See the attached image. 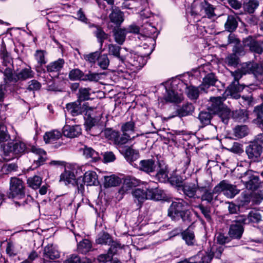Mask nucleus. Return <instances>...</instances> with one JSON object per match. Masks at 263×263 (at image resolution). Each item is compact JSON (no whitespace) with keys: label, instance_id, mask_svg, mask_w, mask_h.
<instances>
[{"label":"nucleus","instance_id":"49","mask_svg":"<svg viewBox=\"0 0 263 263\" xmlns=\"http://www.w3.org/2000/svg\"><path fill=\"white\" fill-rule=\"evenodd\" d=\"M17 167L15 163L3 164L0 160V172L3 174H8L12 171H16Z\"/></svg>","mask_w":263,"mask_h":263},{"label":"nucleus","instance_id":"26","mask_svg":"<svg viewBox=\"0 0 263 263\" xmlns=\"http://www.w3.org/2000/svg\"><path fill=\"white\" fill-rule=\"evenodd\" d=\"M245 46L249 47L250 49L255 53L261 54L263 52V48L261 44L255 41L252 37H248L243 41Z\"/></svg>","mask_w":263,"mask_h":263},{"label":"nucleus","instance_id":"45","mask_svg":"<svg viewBox=\"0 0 263 263\" xmlns=\"http://www.w3.org/2000/svg\"><path fill=\"white\" fill-rule=\"evenodd\" d=\"M156 178L161 182H165L168 180V172L166 166H160V170L156 174Z\"/></svg>","mask_w":263,"mask_h":263},{"label":"nucleus","instance_id":"31","mask_svg":"<svg viewBox=\"0 0 263 263\" xmlns=\"http://www.w3.org/2000/svg\"><path fill=\"white\" fill-rule=\"evenodd\" d=\"M80 151L82 152L83 156L86 158H91L93 161H97L100 158L98 153L87 146L84 145L83 147L80 149Z\"/></svg>","mask_w":263,"mask_h":263},{"label":"nucleus","instance_id":"58","mask_svg":"<svg viewBox=\"0 0 263 263\" xmlns=\"http://www.w3.org/2000/svg\"><path fill=\"white\" fill-rule=\"evenodd\" d=\"M89 90V89L85 88L80 89L78 100L77 101L81 103L82 101L89 100L90 98Z\"/></svg>","mask_w":263,"mask_h":263},{"label":"nucleus","instance_id":"22","mask_svg":"<svg viewBox=\"0 0 263 263\" xmlns=\"http://www.w3.org/2000/svg\"><path fill=\"white\" fill-rule=\"evenodd\" d=\"M65 61L63 59H59L57 61L50 62L46 66L47 71L53 76H57L63 67Z\"/></svg>","mask_w":263,"mask_h":263},{"label":"nucleus","instance_id":"3","mask_svg":"<svg viewBox=\"0 0 263 263\" xmlns=\"http://www.w3.org/2000/svg\"><path fill=\"white\" fill-rule=\"evenodd\" d=\"M144 31L145 34L144 35H141L139 39L144 40L146 41L143 44V49H146V51L143 53V55L146 59H147L148 57L152 53L154 49V45L156 43L155 37L157 35V33L155 35L156 32V29L154 27L151 25L150 24H146L144 27Z\"/></svg>","mask_w":263,"mask_h":263},{"label":"nucleus","instance_id":"60","mask_svg":"<svg viewBox=\"0 0 263 263\" xmlns=\"http://www.w3.org/2000/svg\"><path fill=\"white\" fill-rule=\"evenodd\" d=\"M100 52L96 51L94 52L90 53L87 54H84L83 55L84 59L86 61H88L91 63H95L97 60H98Z\"/></svg>","mask_w":263,"mask_h":263},{"label":"nucleus","instance_id":"11","mask_svg":"<svg viewBox=\"0 0 263 263\" xmlns=\"http://www.w3.org/2000/svg\"><path fill=\"white\" fill-rule=\"evenodd\" d=\"M24 196V186L23 181L16 178L12 177L10 182V198H22Z\"/></svg>","mask_w":263,"mask_h":263},{"label":"nucleus","instance_id":"51","mask_svg":"<svg viewBox=\"0 0 263 263\" xmlns=\"http://www.w3.org/2000/svg\"><path fill=\"white\" fill-rule=\"evenodd\" d=\"M232 117L239 122H245L248 118V114L246 110L240 109L233 112Z\"/></svg>","mask_w":263,"mask_h":263},{"label":"nucleus","instance_id":"7","mask_svg":"<svg viewBox=\"0 0 263 263\" xmlns=\"http://www.w3.org/2000/svg\"><path fill=\"white\" fill-rule=\"evenodd\" d=\"M124 59L127 64V66L133 72L140 70L147 62V59L143 55L135 52L128 53Z\"/></svg>","mask_w":263,"mask_h":263},{"label":"nucleus","instance_id":"35","mask_svg":"<svg viewBox=\"0 0 263 263\" xmlns=\"http://www.w3.org/2000/svg\"><path fill=\"white\" fill-rule=\"evenodd\" d=\"M96 242L100 245H111L114 243H116L112 241L110 236L106 232H101L99 233L96 239Z\"/></svg>","mask_w":263,"mask_h":263},{"label":"nucleus","instance_id":"34","mask_svg":"<svg viewBox=\"0 0 263 263\" xmlns=\"http://www.w3.org/2000/svg\"><path fill=\"white\" fill-rule=\"evenodd\" d=\"M127 32L125 28H117L114 30L115 41L119 45H122L126 39Z\"/></svg>","mask_w":263,"mask_h":263},{"label":"nucleus","instance_id":"40","mask_svg":"<svg viewBox=\"0 0 263 263\" xmlns=\"http://www.w3.org/2000/svg\"><path fill=\"white\" fill-rule=\"evenodd\" d=\"M34 72L31 70V67H29L23 69L19 73L16 75V78H14V80H24L33 77Z\"/></svg>","mask_w":263,"mask_h":263},{"label":"nucleus","instance_id":"33","mask_svg":"<svg viewBox=\"0 0 263 263\" xmlns=\"http://www.w3.org/2000/svg\"><path fill=\"white\" fill-rule=\"evenodd\" d=\"M197 189V184L194 183H187L182 186L184 194L190 198L195 197Z\"/></svg>","mask_w":263,"mask_h":263},{"label":"nucleus","instance_id":"42","mask_svg":"<svg viewBox=\"0 0 263 263\" xmlns=\"http://www.w3.org/2000/svg\"><path fill=\"white\" fill-rule=\"evenodd\" d=\"M0 58L2 60L3 65L8 67L12 64V59L10 54L6 50L5 46H2L0 50Z\"/></svg>","mask_w":263,"mask_h":263},{"label":"nucleus","instance_id":"15","mask_svg":"<svg viewBox=\"0 0 263 263\" xmlns=\"http://www.w3.org/2000/svg\"><path fill=\"white\" fill-rule=\"evenodd\" d=\"M148 186L147 185L142 188L138 187L132 191V195L134 197V201L141 205L145 200L151 199L148 193Z\"/></svg>","mask_w":263,"mask_h":263},{"label":"nucleus","instance_id":"53","mask_svg":"<svg viewBox=\"0 0 263 263\" xmlns=\"http://www.w3.org/2000/svg\"><path fill=\"white\" fill-rule=\"evenodd\" d=\"M42 181V179L37 176L30 177L28 179L27 183L29 186L33 189H36L39 187Z\"/></svg>","mask_w":263,"mask_h":263},{"label":"nucleus","instance_id":"2","mask_svg":"<svg viewBox=\"0 0 263 263\" xmlns=\"http://www.w3.org/2000/svg\"><path fill=\"white\" fill-rule=\"evenodd\" d=\"M216 81L215 76L213 73H209L203 78L202 84L198 87L185 85L186 93L191 100H196L200 91L207 92V89L211 86L214 85Z\"/></svg>","mask_w":263,"mask_h":263},{"label":"nucleus","instance_id":"52","mask_svg":"<svg viewBox=\"0 0 263 263\" xmlns=\"http://www.w3.org/2000/svg\"><path fill=\"white\" fill-rule=\"evenodd\" d=\"M215 112L218 115L222 121L225 124L228 123V120L231 115L230 109L226 107H223L222 109Z\"/></svg>","mask_w":263,"mask_h":263},{"label":"nucleus","instance_id":"9","mask_svg":"<svg viewBox=\"0 0 263 263\" xmlns=\"http://www.w3.org/2000/svg\"><path fill=\"white\" fill-rule=\"evenodd\" d=\"M214 192L216 193H221L228 198H232L239 192L236 186L228 183L226 180H222L220 182L214 187Z\"/></svg>","mask_w":263,"mask_h":263},{"label":"nucleus","instance_id":"25","mask_svg":"<svg viewBox=\"0 0 263 263\" xmlns=\"http://www.w3.org/2000/svg\"><path fill=\"white\" fill-rule=\"evenodd\" d=\"M236 223L232 224L229 230V234L233 238L239 239L243 232V228L241 225L242 222L238 221V218L236 220Z\"/></svg>","mask_w":263,"mask_h":263},{"label":"nucleus","instance_id":"10","mask_svg":"<svg viewBox=\"0 0 263 263\" xmlns=\"http://www.w3.org/2000/svg\"><path fill=\"white\" fill-rule=\"evenodd\" d=\"M241 181L246 189L250 190H256L260 185L258 176L255 175L252 171H247L241 176Z\"/></svg>","mask_w":263,"mask_h":263},{"label":"nucleus","instance_id":"56","mask_svg":"<svg viewBox=\"0 0 263 263\" xmlns=\"http://www.w3.org/2000/svg\"><path fill=\"white\" fill-rule=\"evenodd\" d=\"M194 111V107L192 104H187L183 106L178 110V115L180 117L186 116Z\"/></svg>","mask_w":263,"mask_h":263},{"label":"nucleus","instance_id":"19","mask_svg":"<svg viewBox=\"0 0 263 263\" xmlns=\"http://www.w3.org/2000/svg\"><path fill=\"white\" fill-rule=\"evenodd\" d=\"M261 220L260 213L255 211H251L247 217L244 215L238 217V221L243 224H248L250 222L258 223Z\"/></svg>","mask_w":263,"mask_h":263},{"label":"nucleus","instance_id":"47","mask_svg":"<svg viewBox=\"0 0 263 263\" xmlns=\"http://www.w3.org/2000/svg\"><path fill=\"white\" fill-rule=\"evenodd\" d=\"M64 263H91V261L87 258L81 259L79 256L73 254L68 256Z\"/></svg>","mask_w":263,"mask_h":263},{"label":"nucleus","instance_id":"46","mask_svg":"<svg viewBox=\"0 0 263 263\" xmlns=\"http://www.w3.org/2000/svg\"><path fill=\"white\" fill-rule=\"evenodd\" d=\"M249 133V129L246 125H238L234 129V135L237 138L246 136Z\"/></svg>","mask_w":263,"mask_h":263},{"label":"nucleus","instance_id":"17","mask_svg":"<svg viewBox=\"0 0 263 263\" xmlns=\"http://www.w3.org/2000/svg\"><path fill=\"white\" fill-rule=\"evenodd\" d=\"M212 258V254L205 252H199L197 255L190 258L189 260H184L179 263H209Z\"/></svg>","mask_w":263,"mask_h":263},{"label":"nucleus","instance_id":"12","mask_svg":"<svg viewBox=\"0 0 263 263\" xmlns=\"http://www.w3.org/2000/svg\"><path fill=\"white\" fill-rule=\"evenodd\" d=\"M67 111L72 116H77L79 115L88 112L92 109L87 102L82 104L78 101L66 104Z\"/></svg>","mask_w":263,"mask_h":263},{"label":"nucleus","instance_id":"61","mask_svg":"<svg viewBox=\"0 0 263 263\" xmlns=\"http://www.w3.org/2000/svg\"><path fill=\"white\" fill-rule=\"evenodd\" d=\"M239 59L236 53L231 54L228 55L226 59L225 62L228 65L235 66L238 63Z\"/></svg>","mask_w":263,"mask_h":263},{"label":"nucleus","instance_id":"36","mask_svg":"<svg viewBox=\"0 0 263 263\" xmlns=\"http://www.w3.org/2000/svg\"><path fill=\"white\" fill-rule=\"evenodd\" d=\"M109 18L116 25H120L124 21L123 14L118 9H115L109 14Z\"/></svg>","mask_w":263,"mask_h":263},{"label":"nucleus","instance_id":"59","mask_svg":"<svg viewBox=\"0 0 263 263\" xmlns=\"http://www.w3.org/2000/svg\"><path fill=\"white\" fill-rule=\"evenodd\" d=\"M98 61L99 66L103 69H106L109 64V60L106 54H100Z\"/></svg>","mask_w":263,"mask_h":263},{"label":"nucleus","instance_id":"24","mask_svg":"<svg viewBox=\"0 0 263 263\" xmlns=\"http://www.w3.org/2000/svg\"><path fill=\"white\" fill-rule=\"evenodd\" d=\"M117 248H120V245L118 243L112 244L107 254H101L98 256V261L103 263L110 261L112 258L114 254L116 253Z\"/></svg>","mask_w":263,"mask_h":263},{"label":"nucleus","instance_id":"37","mask_svg":"<svg viewBox=\"0 0 263 263\" xmlns=\"http://www.w3.org/2000/svg\"><path fill=\"white\" fill-rule=\"evenodd\" d=\"M226 99L225 97H211L210 98V100L211 102V108L216 112L221 109H222L224 106H223L222 102Z\"/></svg>","mask_w":263,"mask_h":263},{"label":"nucleus","instance_id":"27","mask_svg":"<svg viewBox=\"0 0 263 263\" xmlns=\"http://www.w3.org/2000/svg\"><path fill=\"white\" fill-rule=\"evenodd\" d=\"M157 168V165L152 159L143 160L139 163V169L147 173L155 172Z\"/></svg>","mask_w":263,"mask_h":263},{"label":"nucleus","instance_id":"54","mask_svg":"<svg viewBox=\"0 0 263 263\" xmlns=\"http://www.w3.org/2000/svg\"><path fill=\"white\" fill-rule=\"evenodd\" d=\"M121 47L115 44H109L108 45L109 53L115 57H117L120 60L124 61V58L120 55V50Z\"/></svg>","mask_w":263,"mask_h":263},{"label":"nucleus","instance_id":"64","mask_svg":"<svg viewBox=\"0 0 263 263\" xmlns=\"http://www.w3.org/2000/svg\"><path fill=\"white\" fill-rule=\"evenodd\" d=\"M211 115L208 112H201L199 115V120L201 123L205 125L210 123Z\"/></svg>","mask_w":263,"mask_h":263},{"label":"nucleus","instance_id":"5","mask_svg":"<svg viewBox=\"0 0 263 263\" xmlns=\"http://www.w3.org/2000/svg\"><path fill=\"white\" fill-rule=\"evenodd\" d=\"M104 136L108 139L113 141L114 143L119 147H121L129 141L133 140L135 137L138 136V135L131 137L129 134L123 133L121 134L116 130L106 129L104 131Z\"/></svg>","mask_w":263,"mask_h":263},{"label":"nucleus","instance_id":"13","mask_svg":"<svg viewBox=\"0 0 263 263\" xmlns=\"http://www.w3.org/2000/svg\"><path fill=\"white\" fill-rule=\"evenodd\" d=\"M140 180L135 177L130 176L126 177L123 182V183L118 192V198L121 199L123 196L130 193L132 189L139 185Z\"/></svg>","mask_w":263,"mask_h":263},{"label":"nucleus","instance_id":"4","mask_svg":"<svg viewBox=\"0 0 263 263\" xmlns=\"http://www.w3.org/2000/svg\"><path fill=\"white\" fill-rule=\"evenodd\" d=\"M5 158L4 159L8 161L18 155H22L28 152L26 144L22 141H15L2 145Z\"/></svg>","mask_w":263,"mask_h":263},{"label":"nucleus","instance_id":"41","mask_svg":"<svg viewBox=\"0 0 263 263\" xmlns=\"http://www.w3.org/2000/svg\"><path fill=\"white\" fill-rule=\"evenodd\" d=\"M181 235L182 238L187 245H193L194 243L195 235L191 226L183 232Z\"/></svg>","mask_w":263,"mask_h":263},{"label":"nucleus","instance_id":"29","mask_svg":"<svg viewBox=\"0 0 263 263\" xmlns=\"http://www.w3.org/2000/svg\"><path fill=\"white\" fill-rule=\"evenodd\" d=\"M259 6L258 0H245L242 3V8L245 13H253Z\"/></svg>","mask_w":263,"mask_h":263},{"label":"nucleus","instance_id":"8","mask_svg":"<svg viewBox=\"0 0 263 263\" xmlns=\"http://www.w3.org/2000/svg\"><path fill=\"white\" fill-rule=\"evenodd\" d=\"M244 74L253 73L256 79L263 83V67L256 63L247 62L243 63L239 69Z\"/></svg>","mask_w":263,"mask_h":263},{"label":"nucleus","instance_id":"18","mask_svg":"<svg viewBox=\"0 0 263 263\" xmlns=\"http://www.w3.org/2000/svg\"><path fill=\"white\" fill-rule=\"evenodd\" d=\"M246 153L250 159L252 161H258L262 152V148L261 146H258L252 143L247 147Z\"/></svg>","mask_w":263,"mask_h":263},{"label":"nucleus","instance_id":"28","mask_svg":"<svg viewBox=\"0 0 263 263\" xmlns=\"http://www.w3.org/2000/svg\"><path fill=\"white\" fill-rule=\"evenodd\" d=\"M60 257V253L57 249L52 245H48L44 249V259L53 260Z\"/></svg>","mask_w":263,"mask_h":263},{"label":"nucleus","instance_id":"63","mask_svg":"<svg viewBox=\"0 0 263 263\" xmlns=\"http://www.w3.org/2000/svg\"><path fill=\"white\" fill-rule=\"evenodd\" d=\"M7 127L4 124H0V141H6L10 139Z\"/></svg>","mask_w":263,"mask_h":263},{"label":"nucleus","instance_id":"62","mask_svg":"<svg viewBox=\"0 0 263 263\" xmlns=\"http://www.w3.org/2000/svg\"><path fill=\"white\" fill-rule=\"evenodd\" d=\"M219 193H216L214 192V189L212 192L206 191L202 196V200H205L208 202H211L214 199H216L217 196L216 194H218Z\"/></svg>","mask_w":263,"mask_h":263},{"label":"nucleus","instance_id":"43","mask_svg":"<svg viewBox=\"0 0 263 263\" xmlns=\"http://www.w3.org/2000/svg\"><path fill=\"white\" fill-rule=\"evenodd\" d=\"M148 193L151 199L160 200L164 197V192L158 187L150 188L148 186Z\"/></svg>","mask_w":263,"mask_h":263},{"label":"nucleus","instance_id":"6","mask_svg":"<svg viewBox=\"0 0 263 263\" xmlns=\"http://www.w3.org/2000/svg\"><path fill=\"white\" fill-rule=\"evenodd\" d=\"M231 74L234 77V81L228 87L226 93L227 96H230L232 98L237 99L240 98L239 92L244 89V86L239 85L238 82L244 74L238 69L232 72Z\"/></svg>","mask_w":263,"mask_h":263},{"label":"nucleus","instance_id":"55","mask_svg":"<svg viewBox=\"0 0 263 263\" xmlns=\"http://www.w3.org/2000/svg\"><path fill=\"white\" fill-rule=\"evenodd\" d=\"M135 124L133 121L127 122L122 124L121 126V131L126 134H129L134 132Z\"/></svg>","mask_w":263,"mask_h":263},{"label":"nucleus","instance_id":"20","mask_svg":"<svg viewBox=\"0 0 263 263\" xmlns=\"http://www.w3.org/2000/svg\"><path fill=\"white\" fill-rule=\"evenodd\" d=\"M60 181H63L65 184H74L76 182L74 170L66 166L64 172L60 176Z\"/></svg>","mask_w":263,"mask_h":263},{"label":"nucleus","instance_id":"48","mask_svg":"<svg viewBox=\"0 0 263 263\" xmlns=\"http://www.w3.org/2000/svg\"><path fill=\"white\" fill-rule=\"evenodd\" d=\"M124 154L127 160L132 161L136 160L139 157L138 152L130 147H126L124 151Z\"/></svg>","mask_w":263,"mask_h":263},{"label":"nucleus","instance_id":"1","mask_svg":"<svg viewBox=\"0 0 263 263\" xmlns=\"http://www.w3.org/2000/svg\"><path fill=\"white\" fill-rule=\"evenodd\" d=\"M187 207V203L182 199L173 201L168 209V216L175 221L182 219L185 223H191L192 214Z\"/></svg>","mask_w":263,"mask_h":263},{"label":"nucleus","instance_id":"16","mask_svg":"<svg viewBox=\"0 0 263 263\" xmlns=\"http://www.w3.org/2000/svg\"><path fill=\"white\" fill-rule=\"evenodd\" d=\"M30 152L32 153L34 167H37L44 163L47 159V154L44 150L32 146Z\"/></svg>","mask_w":263,"mask_h":263},{"label":"nucleus","instance_id":"38","mask_svg":"<svg viewBox=\"0 0 263 263\" xmlns=\"http://www.w3.org/2000/svg\"><path fill=\"white\" fill-rule=\"evenodd\" d=\"M237 18L234 15H229L224 24L226 30L229 32H233L237 28Z\"/></svg>","mask_w":263,"mask_h":263},{"label":"nucleus","instance_id":"39","mask_svg":"<svg viewBox=\"0 0 263 263\" xmlns=\"http://www.w3.org/2000/svg\"><path fill=\"white\" fill-rule=\"evenodd\" d=\"M61 137V133L57 130L47 132L44 136V140L46 143H52L59 139Z\"/></svg>","mask_w":263,"mask_h":263},{"label":"nucleus","instance_id":"14","mask_svg":"<svg viewBox=\"0 0 263 263\" xmlns=\"http://www.w3.org/2000/svg\"><path fill=\"white\" fill-rule=\"evenodd\" d=\"M214 8L210 4L204 1L199 5L194 4L192 6V12L196 15H202L203 13L209 18L214 15Z\"/></svg>","mask_w":263,"mask_h":263},{"label":"nucleus","instance_id":"23","mask_svg":"<svg viewBox=\"0 0 263 263\" xmlns=\"http://www.w3.org/2000/svg\"><path fill=\"white\" fill-rule=\"evenodd\" d=\"M90 108L92 109L89 110L88 112L84 113L86 130H90L96 124L98 120L95 117L96 108L92 106H90Z\"/></svg>","mask_w":263,"mask_h":263},{"label":"nucleus","instance_id":"50","mask_svg":"<svg viewBox=\"0 0 263 263\" xmlns=\"http://www.w3.org/2000/svg\"><path fill=\"white\" fill-rule=\"evenodd\" d=\"M91 248V243L88 239H84L78 245V250L82 253H86Z\"/></svg>","mask_w":263,"mask_h":263},{"label":"nucleus","instance_id":"30","mask_svg":"<svg viewBox=\"0 0 263 263\" xmlns=\"http://www.w3.org/2000/svg\"><path fill=\"white\" fill-rule=\"evenodd\" d=\"M83 181L87 185H97L99 181L97 173L92 171H87L84 175Z\"/></svg>","mask_w":263,"mask_h":263},{"label":"nucleus","instance_id":"32","mask_svg":"<svg viewBox=\"0 0 263 263\" xmlns=\"http://www.w3.org/2000/svg\"><path fill=\"white\" fill-rule=\"evenodd\" d=\"M166 91L165 99L166 101L178 103L181 101L182 99L181 93H179L173 89H166Z\"/></svg>","mask_w":263,"mask_h":263},{"label":"nucleus","instance_id":"44","mask_svg":"<svg viewBox=\"0 0 263 263\" xmlns=\"http://www.w3.org/2000/svg\"><path fill=\"white\" fill-rule=\"evenodd\" d=\"M120 182V178L115 175L104 176V186L105 187L116 186Z\"/></svg>","mask_w":263,"mask_h":263},{"label":"nucleus","instance_id":"21","mask_svg":"<svg viewBox=\"0 0 263 263\" xmlns=\"http://www.w3.org/2000/svg\"><path fill=\"white\" fill-rule=\"evenodd\" d=\"M82 133V129L79 125L70 126L65 125L63 128V134L64 136L73 138L80 136Z\"/></svg>","mask_w":263,"mask_h":263},{"label":"nucleus","instance_id":"57","mask_svg":"<svg viewBox=\"0 0 263 263\" xmlns=\"http://www.w3.org/2000/svg\"><path fill=\"white\" fill-rule=\"evenodd\" d=\"M96 30L95 31V34L98 39L99 42L100 43L101 46H102L104 41L107 39V35L100 27L98 26H96Z\"/></svg>","mask_w":263,"mask_h":263}]
</instances>
